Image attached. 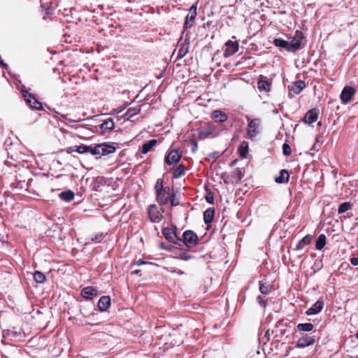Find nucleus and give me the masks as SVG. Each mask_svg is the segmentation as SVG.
<instances>
[{"label": "nucleus", "mask_w": 358, "mask_h": 358, "mask_svg": "<svg viewBox=\"0 0 358 358\" xmlns=\"http://www.w3.org/2000/svg\"><path fill=\"white\" fill-rule=\"evenodd\" d=\"M75 150L80 154L90 153L92 155H107L115 152V147L106 143L96 144V145H76Z\"/></svg>", "instance_id": "obj_1"}, {"label": "nucleus", "mask_w": 358, "mask_h": 358, "mask_svg": "<svg viewBox=\"0 0 358 358\" xmlns=\"http://www.w3.org/2000/svg\"><path fill=\"white\" fill-rule=\"evenodd\" d=\"M245 118L248 122L247 135L250 139L253 141L259 133L261 120L259 118L250 119L249 116H246Z\"/></svg>", "instance_id": "obj_2"}, {"label": "nucleus", "mask_w": 358, "mask_h": 358, "mask_svg": "<svg viewBox=\"0 0 358 358\" xmlns=\"http://www.w3.org/2000/svg\"><path fill=\"white\" fill-rule=\"evenodd\" d=\"M197 235L192 230H187L182 234L181 245L183 243L187 248H193L198 244Z\"/></svg>", "instance_id": "obj_3"}, {"label": "nucleus", "mask_w": 358, "mask_h": 358, "mask_svg": "<svg viewBox=\"0 0 358 358\" xmlns=\"http://www.w3.org/2000/svg\"><path fill=\"white\" fill-rule=\"evenodd\" d=\"M219 134V130L214 124H208L199 129V138L204 139L208 137H215Z\"/></svg>", "instance_id": "obj_4"}, {"label": "nucleus", "mask_w": 358, "mask_h": 358, "mask_svg": "<svg viewBox=\"0 0 358 358\" xmlns=\"http://www.w3.org/2000/svg\"><path fill=\"white\" fill-rule=\"evenodd\" d=\"M21 92L26 102L31 108L37 110L43 108L42 103L38 101L31 94H30L25 87H22Z\"/></svg>", "instance_id": "obj_5"}, {"label": "nucleus", "mask_w": 358, "mask_h": 358, "mask_svg": "<svg viewBox=\"0 0 358 358\" xmlns=\"http://www.w3.org/2000/svg\"><path fill=\"white\" fill-rule=\"evenodd\" d=\"M164 209L156 205H150L148 209V217L152 222L159 223L163 218Z\"/></svg>", "instance_id": "obj_6"}, {"label": "nucleus", "mask_w": 358, "mask_h": 358, "mask_svg": "<svg viewBox=\"0 0 358 358\" xmlns=\"http://www.w3.org/2000/svg\"><path fill=\"white\" fill-rule=\"evenodd\" d=\"M302 39H303V33L296 31L292 40L288 41V52H296L301 49Z\"/></svg>", "instance_id": "obj_7"}, {"label": "nucleus", "mask_w": 358, "mask_h": 358, "mask_svg": "<svg viewBox=\"0 0 358 358\" xmlns=\"http://www.w3.org/2000/svg\"><path fill=\"white\" fill-rule=\"evenodd\" d=\"M162 234L169 242L178 245L179 246L181 245L182 238L177 236L173 229L164 227L162 229Z\"/></svg>", "instance_id": "obj_8"}, {"label": "nucleus", "mask_w": 358, "mask_h": 358, "mask_svg": "<svg viewBox=\"0 0 358 358\" xmlns=\"http://www.w3.org/2000/svg\"><path fill=\"white\" fill-rule=\"evenodd\" d=\"M171 197H175V195L171 193L169 187H164V189L157 194V200L160 205L166 204Z\"/></svg>", "instance_id": "obj_9"}, {"label": "nucleus", "mask_w": 358, "mask_h": 358, "mask_svg": "<svg viewBox=\"0 0 358 358\" xmlns=\"http://www.w3.org/2000/svg\"><path fill=\"white\" fill-rule=\"evenodd\" d=\"M225 48L224 50V57H229L236 53L239 48V43L238 41H227L225 43Z\"/></svg>", "instance_id": "obj_10"}, {"label": "nucleus", "mask_w": 358, "mask_h": 358, "mask_svg": "<svg viewBox=\"0 0 358 358\" xmlns=\"http://www.w3.org/2000/svg\"><path fill=\"white\" fill-rule=\"evenodd\" d=\"M315 343V336H310L307 334L300 337L295 345L296 348H304L314 345Z\"/></svg>", "instance_id": "obj_11"}, {"label": "nucleus", "mask_w": 358, "mask_h": 358, "mask_svg": "<svg viewBox=\"0 0 358 358\" xmlns=\"http://www.w3.org/2000/svg\"><path fill=\"white\" fill-rule=\"evenodd\" d=\"M272 80L265 76L261 75L257 82V88L260 92H269L271 90Z\"/></svg>", "instance_id": "obj_12"}, {"label": "nucleus", "mask_w": 358, "mask_h": 358, "mask_svg": "<svg viewBox=\"0 0 358 358\" xmlns=\"http://www.w3.org/2000/svg\"><path fill=\"white\" fill-rule=\"evenodd\" d=\"M355 94V90L351 86L345 87L340 95L341 100L343 103H348Z\"/></svg>", "instance_id": "obj_13"}, {"label": "nucleus", "mask_w": 358, "mask_h": 358, "mask_svg": "<svg viewBox=\"0 0 358 358\" xmlns=\"http://www.w3.org/2000/svg\"><path fill=\"white\" fill-rule=\"evenodd\" d=\"M318 110L316 108L309 110L303 117V121L309 124L317 121L318 118Z\"/></svg>", "instance_id": "obj_14"}, {"label": "nucleus", "mask_w": 358, "mask_h": 358, "mask_svg": "<svg viewBox=\"0 0 358 358\" xmlns=\"http://www.w3.org/2000/svg\"><path fill=\"white\" fill-rule=\"evenodd\" d=\"M180 158L181 155L179 154L178 151L177 150H172L166 157L165 162L167 164L171 165L177 163Z\"/></svg>", "instance_id": "obj_15"}, {"label": "nucleus", "mask_w": 358, "mask_h": 358, "mask_svg": "<svg viewBox=\"0 0 358 358\" xmlns=\"http://www.w3.org/2000/svg\"><path fill=\"white\" fill-rule=\"evenodd\" d=\"M323 307V301L318 300L306 311V314L307 315H316L322 311Z\"/></svg>", "instance_id": "obj_16"}, {"label": "nucleus", "mask_w": 358, "mask_h": 358, "mask_svg": "<svg viewBox=\"0 0 358 358\" xmlns=\"http://www.w3.org/2000/svg\"><path fill=\"white\" fill-rule=\"evenodd\" d=\"M81 295L86 299H92L98 295V292L93 287H86L82 289Z\"/></svg>", "instance_id": "obj_17"}, {"label": "nucleus", "mask_w": 358, "mask_h": 358, "mask_svg": "<svg viewBox=\"0 0 358 358\" xmlns=\"http://www.w3.org/2000/svg\"><path fill=\"white\" fill-rule=\"evenodd\" d=\"M179 43H180V47L178 50V58L181 59L184 57L189 51V41L188 39H185L183 41H181L180 40Z\"/></svg>", "instance_id": "obj_18"}, {"label": "nucleus", "mask_w": 358, "mask_h": 358, "mask_svg": "<svg viewBox=\"0 0 358 358\" xmlns=\"http://www.w3.org/2000/svg\"><path fill=\"white\" fill-rule=\"evenodd\" d=\"M211 117L216 122L223 123L228 119L227 115L220 110H215L211 113Z\"/></svg>", "instance_id": "obj_19"}, {"label": "nucleus", "mask_w": 358, "mask_h": 358, "mask_svg": "<svg viewBox=\"0 0 358 358\" xmlns=\"http://www.w3.org/2000/svg\"><path fill=\"white\" fill-rule=\"evenodd\" d=\"M98 308L101 311H105L110 306V298L108 296H101L98 301Z\"/></svg>", "instance_id": "obj_20"}, {"label": "nucleus", "mask_w": 358, "mask_h": 358, "mask_svg": "<svg viewBox=\"0 0 358 358\" xmlns=\"http://www.w3.org/2000/svg\"><path fill=\"white\" fill-rule=\"evenodd\" d=\"M306 84L303 80H299L294 83L291 86H289L290 91H292L295 94H299L305 88Z\"/></svg>", "instance_id": "obj_21"}, {"label": "nucleus", "mask_w": 358, "mask_h": 358, "mask_svg": "<svg viewBox=\"0 0 358 358\" xmlns=\"http://www.w3.org/2000/svg\"><path fill=\"white\" fill-rule=\"evenodd\" d=\"M157 144V141L156 139H152L146 143H145L141 148L139 150L141 154H147L148 152L152 150L153 147H155Z\"/></svg>", "instance_id": "obj_22"}, {"label": "nucleus", "mask_w": 358, "mask_h": 358, "mask_svg": "<svg viewBox=\"0 0 358 358\" xmlns=\"http://www.w3.org/2000/svg\"><path fill=\"white\" fill-rule=\"evenodd\" d=\"M312 240V236L310 234H307L296 245V248L294 249V250H303L306 245H309Z\"/></svg>", "instance_id": "obj_23"}, {"label": "nucleus", "mask_w": 358, "mask_h": 358, "mask_svg": "<svg viewBox=\"0 0 358 358\" xmlns=\"http://www.w3.org/2000/svg\"><path fill=\"white\" fill-rule=\"evenodd\" d=\"M215 210L213 208H209L206 209L203 213V220L205 224H210L214 218Z\"/></svg>", "instance_id": "obj_24"}, {"label": "nucleus", "mask_w": 358, "mask_h": 358, "mask_svg": "<svg viewBox=\"0 0 358 358\" xmlns=\"http://www.w3.org/2000/svg\"><path fill=\"white\" fill-rule=\"evenodd\" d=\"M289 172L285 169H282L280 172V176L275 178V181L277 183H280V184L285 183L289 181Z\"/></svg>", "instance_id": "obj_25"}, {"label": "nucleus", "mask_w": 358, "mask_h": 358, "mask_svg": "<svg viewBox=\"0 0 358 358\" xmlns=\"http://www.w3.org/2000/svg\"><path fill=\"white\" fill-rule=\"evenodd\" d=\"M59 198L66 201L69 202L74 199L75 194L71 190L64 191L59 194Z\"/></svg>", "instance_id": "obj_26"}, {"label": "nucleus", "mask_w": 358, "mask_h": 358, "mask_svg": "<svg viewBox=\"0 0 358 358\" xmlns=\"http://www.w3.org/2000/svg\"><path fill=\"white\" fill-rule=\"evenodd\" d=\"M238 150L241 157L246 158L248 152V143L245 141H242Z\"/></svg>", "instance_id": "obj_27"}, {"label": "nucleus", "mask_w": 358, "mask_h": 358, "mask_svg": "<svg viewBox=\"0 0 358 358\" xmlns=\"http://www.w3.org/2000/svg\"><path fill=\"white\" fill-rule=\"evenodd\" d=\"M326 245V236L324 234H320L317 240L315 243V248L317 250H321L324 248Z\"/></svg>", "instance_id": "obj_28"}, {"label": "nucleus", "mask_w": 358, "mask_h": 358, "mask_svg": "<svg viewBox=\"0 0 358 358\" xmlns=\"http://www.w3.org/2000/svg\"><path fill=\"white\" fill-rule=\"evenodd\" d=\"M296 327L300 331L309 332L313 329L314 326L312 323H300Z\"/></svg>", "instance_id": "obj_29"}, {"label": "nucleus", "mask_w": 358, "mask_h": 358, "mask_svg": "<svg viewBox=\"0 0 358 358\" xmlns=\"http://www.w3.org/2000/svg\"><path fill=\"white\" fill-rule=\"evenodd\" d=\"M185 173V167L184 165L180 164L173 171V176L174 178H179Z\"/></svg>", "instance_id": "obj_30"}, {"label": "nucleus", "mask_w": 358, "mask_h": 358, "mask_svg": "<svg viewBox=\"0 0 358 358\" xmlns=\"http://www.w3.org/2000/svg\"><path fill=\"white\" fill-rule=\"evenodd\" d=\"M134 116V109L129 108L125 113L118 117V120L127 121L129 120L131 117Z\"/></svg>", "instance_id": "obj_31"}, {"label": "nucleus", "mask_w": 358, "mask_h": 358, "mask_svg": "<svg viewBox=\"0 0 358 358\" xmlns=\"http://www.w3.org/2000/svg\"><path fill=\"white\" fill-rule=\"evenodd\" d=\"M231 176L235 179L236 182H238L244 176V171L241 168H236Z\"/></svg>", "instance_id": "obj_32"}, {"label": "nucleus", "mask_w": 358, "mask_h": 358, "mask_svg": "<svg viewBox=\"0 0 358 358\" xmlns=\"http://www.w3.org/2000/svg\"><path fill=\"white\" fill-rule=\"evenodd\" d=\"M259 291L263 294H268L271 289V286L270 285H268L266 282L261 280L259 282Z\"/></svg>", "instance_id": "obj_33"}, {"label": "nucleus", "mask_w": 358, "mask_h": 358, "mask_svg": "<svg viewBox=\"0 0 358 358\" xmlns=\"http://www.w3.org/2000/svg\"><path fill=\"white\" fill-rule=\"evenodd\" d=\"M273 43L275 46L283 48L288 51V41L282 38H275L273 41Z\"/></svg>", "instance_id": "obj_34"}, {"label": "nucleus", "mask_w": 358, "mask_h": 358, "mask_svg": "<svg viewBox=\"0 0 358 358\" xmlns=\"http://www.w3.org/2000/svg\"><path fill=\"white\" fill-rule=\"evenodd\" d=\"M34 278L37 283H43L46 280L45 275L42 272L38 271H35L34 274Z\"/></svg>", "instance_id": "obj_35"}, {"label": "nucleus", "mask_w": 358, "mask_h": 358, "mask_svg": "<svg viewBox=\"0 0 358 358\" xmlns=\"http://www.w3.org/2000/svg\"><path fill=\"white\" fill-rule=\"evenodd\" d=\"M103 130H112L114 128V122L112 119H108L101 124Z\"/></svg>", "instance_id": "obj_36"}, {"label": "nucleus", "mask_w": 358, "mask_h": 358, "mask_svg": "<svg viewBox=\"0 0 358 358\" xmlns=\"http://www.w3.org/2000/svg\"><path fill=\"white\" fill-rule=\"evenodd\" d=\"M352 205L350 202H343L340 204L338 213V214H342L351 208Z\"/></svg>", "instance_id": "obj_37"}, {"label": "nucleus", "mask_w": 358, "mask_h": 358, "mask_svg": "<svg viewBox=\"0 0 358 358\" xmlns=\"http://www.w3.org/2000/svg\"><path fill=\"white\" fill-rule=\"evenodd\" d=\"M139 338L141 339L138 341V343L141 345H142V347H145L146 345L150 344V341L148 339V335H146L145 333L141 334Z\"/></svg>", "instance_id": "obj_38"}, {"label": "nucleus", "mask_w": 358, "mask_h": 358, "mask_svg": "<svg viewBox=\"0 0 358 358\" xmlns=\"http://www.w3.org/2000/svg\"><path fill=\"white\" fill-rule=\"evenodd\" d=\"M196 14L191 13V15H187L186 17L185 22L184 23V28L187 29V27H190L192 24H189V22H193L196 17Z\"/></svg>", "instance_id": "obj_39"}, {"label": "nucleus", "mask_w": 358, "mask_h": 358, "mask_svg": "<svg viewBox=\"0 0 358 358\" xmlns=\"http://www.w3.org/2000/svg\"><path fill=\"white\" fill-rule=\"evenodd\" d=\"M155 189L156 190V193L158 194V192H161L162 189H164L163 187V182L162 179H158L156 182Z\"/></svg>", "instance_id": "obj_40"}, {"label": "nucleus", "mask_w": 358, "mask_h": 358, "mask_svg": "<svg viewBox=\"0 0 358 358\" xmlns=\"http://www.w3.org/2000/svg\"><path fill=\"white\" fill-rule=\"evenodd\" d=\"M282 152L283 155L285 156H289L291 155L292 150L290 146L286 143L282 145Z\"/></svg>", "instance_id": "obj_41"}, {"label": "nucleus", "mask_w": 358, "mask_h": 358, "mask_svg": "<svg viewBox=\"0 0 358 358\" xmlns=\"http://www.w3.org/2000/svg\"><path fill=\"white\" fill-rule=\"evenodd\" d=\"M257 300L262 307L265 308L266 306V301L262 296H258Z\"/></svg>", "instance_id": "obj_42"}, {"label": "nucleus", "mask_w": 358, "mask_h": 358, "mask_svg": "<svg viewBox=\"0 0 358 358\" xmlns=\"http://www.w3.org/2000/svg\"><path fill=\"white\" fill-rule=\"evenodd\" d=\"M103 238V234H99L92 238V242L99 243Z\"/></svg>", "instance_id": "obj_43"}, {"label": "nucleus", "mask_w": 358, "mask_h": 358, "mask_svg": "<svg viewBox=\"0 0 358 358\" xmlns=\"http://www.w3.org/2000/svg\"><path fill=\"white\" fill-rule=\"evenodd\" d=\"M180 258L183 260H188L191 258V256L186 253H182L180 255Z\"/></svg>", "instance_id": "obj_44"}, {"label": "nucleus", "mask_w": 358, "mask_h": 358, "mask_svg": "<svg viewBox=\"0 0 358 358\" xmlns=\"http://www.w3.org/2000/svg\"><path fill=\"white\" fill-rule=\"evenodd\" d=\"M350 263L353 265V266H357L358 265V257H352L350 259Z\"/></svg>", "instance_id": "obj_45"}, {"label": "nucleus", "mask_w": 358, "mask_h": 358, "mask_svg": "<svg viewBox=\"0 0 358 358\" xmlns=\"http://www.w3.org/2000/svg\"><path fill=\"white\" fill-rule=\"evenodd\" d=\"M189 12L191 13H195L196 14V5H192L190 8H189Z\"/></svg>", "instance_id": "obj_46"}, {"label": "nucleus", "mask_w": 358, "mask_h": 358, "mask_svg": "<svg viewBox=\"0 0 358 358\" xmlns=\"http://www.w3.org/2000/svg\"><path fill=\"white\" fill-rule=\"evenodd\" d=\"M66 124L69 125V123H71V122H80L81 121V120H73L72 119H70V118H66Z\"/></svg>", "instance_id": "obj_47"}, {"label": "nucleus", "mask_w": 358, "mask_h": 358, "mask_svg": "<svg viewBox=\"0 0 358 358\" xmlns=\"http://www.w3.org/2000/svg\"><path fill=\"white\" fill-rule=\"evenodd\" d=\"M206 199L210 203H212L213 202V198L211 196H206Z\"/></svg>", "instance_id": "obj_48"}, {"label": "nucleus", "mask_w": 358, "mask_h": 358, "mask_svg": "<svg viewBox=\"0 0 358 358\" xmlns=\"http://www.w3.org/2000/svg\"><path fill=\"white\" fill-rule=\"evenodd\" d=\"M145 264H147V263L141 259L136 261V265H137V266H140V265Z\"/></svg>", "instance_id": "obj_49"}, {"label": "nucleus", "mask_w": 358, "mask_h": 358, "mask_svg": "<svg viewBox=\"0 0 358 358\" xmlns=\"http://www.w3.org/2000/svg\"><path fill=\"white\" fill-rule=\"evenodd\" d=\"M171 202V205L175 206L177 205V203H176V200H174V197H171L170 199H169Z\"/></svg>", "instance_id": "obj_50"}, {"label": "nucleus", "mask_w": 358, "mask_h": 358, "mask_svg": "<svg viewBox=\"0 0 358 358\" xmlns=\"http://www.w3.org/2000/svg\"><path fill=\"white\" fill-rule=\"evenodd\" d=\"M264 337H265L264 338H265V342L269 341V333H268V331H266Z\"/></svg>", "instance_id": "obj_51"}, {"label": "nucleus", "mask_w": 358, "mask_h": 358, "mask_svg": "<svg viewBox=\"0 0 358 358\" xmlns=\"http://www.w3.org/2000/svg\"><path fill=\"white\" fill-rule=\"evenodd\" d=\"M71 127L75 129H77L81 128V127H84L83 125H71Z\"/></svg>", "instance_id": "obj_52"}, {"label": "nucleus", "mask_w": 358, "mask_h": 358, "mask_svg": "<svg viewBox=\"0 0 358 358\" xmlns=\"http://www.w3.org/2000/svg\"><path fill=\"white\" fill-rule=\"evenodd\" d=\"M282 323V321H278L275 325V327H278L280 325H281Z\"/></svg>", "instance_id": "obj_53"}, {"label": "nucleus", "mask_w": 358, "mask_h": 358, "mask_svg": "<svg viewBox=\"0 0 358 358\" xmlns=\"http://www.w3.org/2000/svg\"><path fill=\"white\" fill-rule=\"evenodd\" d=\"M141 109L140 108H137V107H136V112H135V114L137 115L139 112H140Z\"/></svg>", "instance_id": "obj_54"}, {"label": "nucleus", "mask_w": 358, "mask_h": 358, "mask_svg": "<svg viewBox=\"0 0 358 358\" xmlns=\"http://www.w3.org/2000/svg\"><path fill=\"white\" fill-rule=\"evenodd\" d=\"M178 274H180V275H182V274H183V271H181V270H179V271H178Z\"/></svg>", "instance_id": "obj_55"}, {"label": "nucleus", "mask_w": 358, "mask_h": 358, "mask_svg": "<svg viewBox=\"0 0 358 358\" xmlns=\"http://www.w3.org/2000/svg\"><path fill=\"white\" fill-rule=\"evenodd\" d=\"M285 330H283V331H282V330H280V334H285Z\"/></svg>", "instance_id": "obj_56"}, {"label": "nucleus", "mask_w": 358, "mask_h": 358, "mask_svg": "<svg viewBox=\"0 0 358 358\" xmlns=\"http://www.w3.org/2000/svg\"><path fill=\"white\" fill-rule=\"evenodd\" d=\"M197 147V145H195V147H194L193 151H195L196 148Z\"/></svg>", "instance_id": "obj_57"}, {"label": "nucleus", "mask_w": 358, "mask_h": 358, "mask_svg": "<svg viewBox=\"0 0 358 358\" xmlns=\"http://www.w3.org/2000/svg\"><path fill=\"white\" fill-rule=\"evenodd\" d=\"M197 147V145H195V147H194L193 151H195L196 148Z\"/></svg>", "instance_id": "obj_58"}, {"label": "nucleus", "mask_w": 358, "mask_h": 358, "mask_svg": "<svg viewBox=\"0 0 358 358\" xmlns=\"http://www.w3.org/2000/svg\"><path fill=\"white\" fill-rule=\"evenodd\" d=\"M197 147V145H195V147H194L193 151H195L196 148Z\"/></svg>", "instance_id": "obj_59"}, {"label": "nucleus", "mask_w": 358, "mask_h": 358, "mask_svg": "<svg viewBox=\"0 0 358 358\" xmlns=\"http://www.w3.org/2000/svg\"><path fill=\"white\" fill-rule=\"evenodd\" d=\"M356 338L358 339V330H357V332L356 334Z\"/></svg>", "instance_id": "obj_60"}, {"label": "nucleus", "mask_w": 358, "mask_h": 358, "mask_svg": "<svg viewBox=\"0 0 358 358\" xmlns=\"http://www.w3.org/2000/svg\"><path fill=\"white\" fill-rule=\"evenodd\" d=\"M138 273V270H136L135 273L137 274Z\"/></svg>", "instance_id": "obj_61"}, {"label": "nucleus", "mask_w": 358, "mask_h": 358, "mask_svg": "<svg viewBox=\"0 0 358 358\" xmlns=\"http://www.w3.org/2000/svg\"><path fill=\"white\" fill-rule=\"evenodd\" d=\"M122 112V110H117V113H121Z\"/></svg>", "instance_id": "obj_62"}]
</instances>
